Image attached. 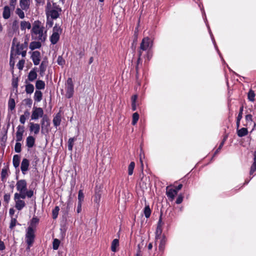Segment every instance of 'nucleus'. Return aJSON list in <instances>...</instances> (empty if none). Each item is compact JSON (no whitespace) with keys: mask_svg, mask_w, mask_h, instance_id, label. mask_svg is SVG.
Here are the masks:
<instances>
[{"mask_svg":"<svg viewBox=\"0 0 256 256\" xmlns=\"http://www.w3.org/2000/svg\"><path fill=\"white\" fill-rule=\"evenodd\" d=\"M44 28L43 24L40 20H36L32 24V32L38 36V39L42 42H44L46 38V31L44 32Z\"/></svg>","mask_w":256,"mask_h":256,"instance_id":"nucleus-1","label":"nucleus"},{"mask_svg":"<svg viewBox=\"0 0 256 256\" xmlns=\"http://www.w3.org/2000/svg\"><path fill=\"white\" fill-rule=\"evenodd\" d=\"M62 12V8L56 4H53V8H51L50 2H48L46 8V12L48 17L50 16L52 19H56L60 16V12Z\"/></svg>","mask_w":256,"mask_h":256,"instance_id":"nucleus-2","label":"nucleus"},{"mask_svg":"<svg viewBox=\"0 0 256 256\" xmlns=\"http://www.w3.org/2000/svg\"><path fill=\"white\" fill-rule=\"evenodd\" d=\"M152 46V40L148 36L144 38L140 44V46L138 50V55L142 56V51L150 50Z\"/></svg>","mask_w":256,"mask_h":256,"instance_id":"nucleus-3","label":"nucleus"},{"mask_svg":"<svg viewBox=\"0 0 256 256\" xmlns=\"http://www.w3.org/2000/svg\"><path fill=\"white\" fill-rule=\"evenodd\" d=\"M66 97L70 98L73 96L74 93V85L72 80L71 78H68L66 83Z\"/></svg>","mask_w":256,"mask_h":256,"instance_id":"nucleus-4","label":"nucleus"},{"mask_svg":"<svg viewBox=\"0 0 256 256\" xmlns=\"http://www.w3.org/2000/svg\"><path fill=\"white\" fill-rule=\"evenodd\" d=\"M35 238L34 229L31 227H28L26 234V242L29 246H32Z\"/></svg>","mask_w":256,"mask_h":256,"instance_id":"nucleus-5","label":"nucleus"},{"mask_svg":"<svg viewBox=\"0 0 256 256\" xmlns=\"http://www.w3.org/2000/svg\"><path fill=\"white\" fill-rule=\"evenodd\" d=\"M44 110L41 108L34 106L32 109L31 120H38L39 118L42 116Z\"/></svg>","mask_w":256,"mask_h":256,"instance_id":"nucleus-6","label":"nucleus"},{"mask_svg":"<svg viewBox=\"0 0 256 256\" xmlns=\"http://www.w3.org/2000/svg\"><path fill=\"white\" fill-rule=\"evenodd\" d=\"M16 190L19 192H25L27 190V183L25 180L17 181L16 184Z\"/></svg>","mask_w":256,"mask_h":256,"instance_id":"nucleus-7","label":"nucleus"},{"mask_svg":"<svg viewBox=\"0 0 256 256\" xmlns=\"http://www.w3.org/2000/svg\"><path fill=\"white\" fill-rule=\"evenodd\" d=\"M42 131L45 130L46 132H48V128L50 126V121L46 116H43L41 120Z\"/></svg>","mask_w":256,"mask_h":256,"instance_id":"nucleus-8","label":"nucleus"},{"mask_svg":"<svg viewBox=\"0 0 256 256\" xmlns=\"http://www.w3.org/2000/svg\"><path fill=\"white\" fill-rule=\"evenodd\" d=\"M162 215L160 216L157 227L156 229V231L155 232L156 236H155V239L156 240H158L159 238H161V234L162 232Z\"/></svg>","mask_w":256,"mask_h":256,"instance_id":"nucleus-9","label":"nucleus"},{"mask_svg":"<svg viewBox=\"0 0 256 256\" xmlns=\"http://www.w3.org/2000/svg\"><path fill=\"white\" fill-rule=\"evenodd\" d=\"M35 66L39 64L40 61V53L39 51L36 50L32 53L30 56Z\"/></svg>","mask_w":256,"mask_h":256,"instance_id":"nucleus-10","label":"nucleus"},{"mask_svg":"<svg viewBox=\"0 0 256 256\" xmlns=\"http://www.w3.org/2000/svg\"><path fill=\"white\" fill-rule=\"evenodd\" d=\"M177 194V192L170 186H168L166 188V195L169 200H172Z\"/></svg>","mask_w":256,"mask_h":256,"instance_id":"nucleus-11","label":"nucleus"},{"mask_svg":"<svg viewBox=\"0 0 256 256\" xmlns=\"http://www.w3.org/2000/svg\"><path fill=\"white\" fill-rule=\"evenodd\" d=\"M142 56H140V55H138V58L136 62V64L135 66V69L136 72V80L138 79L139 76V69L142 67V60L141 58Z\"/></svg>","mask_w":256,"mask_h":256,"instance_id":"nucleus-12","label":"nucleus"},{"mask_svg":"<svg viewBox=\"0 0 256 256\" xmlns=\"http://www.w3.org/2000/svg\"><path fill=\"white\" fill-rule=\"evenodd\" d=\"M29 165V160L26 158H24L22 160L20 166L21 170L24 174H25L26 172L28 170Z\"/></svg>","mask_w":256,"mask_h":256,"instance_id":"nucleus-13","label":"nucleus"},{"mask_svg":"<svg viewBox=\"0 0 256 256\" xmlns=\"http://www.w3.org/2000/svg\"><path fill=\"white\" fill-rule=\"evenodd\" d=\"M40 130V125L38 124L33 122L30 123V132H34L35 134H38Z\"/></svg>","mask_w":256,"mask_h":256,"instance_id":"nucleus-14","label":"nucleus"},{"mask_svg":"<svg viewBox=\"0 0 256 256\" xmlns=\"http://www.w3.org/2000/svg\"><path fill=\"white\" fill-rule=\"evenodd\" d=\"M28 47V42H24V44H20V42H18L16 45V54L17 55L20 54V52L24 50V48H27Z\"/></svg>","mask_w":256,"mask_h":256,"instance_id":"nucleus-15","label":"nucleus"},{"mask_svg":"<svg viewBox=\"0 0 256 256\" xmlns=\"http://www.w3.org/2000/svg\"><path fill=\"white\" fill-rule=\"evenodd\" d=\"M30 0H20V8L26 11L30 8Z\"/></svg>","mask_w":256,"mask_h":256,"instance_id":"nucleus-16","label":"nucleus"},{"mask_svg":"<svg viewBox=\"0 0 256 256\" xmlns=\"http://www.w3.org/2000/svg\"><path fill=\"white\" fill-rule=\"evenodd\" d=\"M160 240L158 246V249L160 251L163 252L165 248V246L167 242V238L164 234H163L160 238Z\"/></svg>","mask_w":256,"mask_h":256,"instance_id":"nucleus-17","label":"nucleus"},{"mask_svg":"<svg viewBox=\"0 0 256 256\" xmlns=\"http://www.w3.org/2000/svg\"><path fill=\"white\" fill-rule=\"evenodd\" d=\"M14 201L16 202L15 208L18 210H22L26 206V203L23 200L16 199Z\"/></svg>","mask_w":256,"mask_h":256,"instance_id":"nucleus-18","label":"nucleus"},{"mask_svg":"<svg viewBox=\"0 0 256 256\" xmlns=\"http://www.w3.org/2000/svg\"><path fill=\"white\" fill-rule=\"evenodd\" d=\"M35 144V138L32 136H30L26 139V146L28 148H32Z\"/></svg>","mask_w":256,"mask_h":256,"instance_id":"nucleus-19","label":"nucleus"},{"mask_svg":"<svg viewBox=\"0 0 256 256\" xmlns=\"http://www.w3.org/2000/svg\"><path fill=\"white\" fill-rule=\"evenodd\" d=\"M36 69L37 68H34L32 70H31L28 75V80L30 82H33L37 78V74L36 72Z\"/></svg>","mask_w":256,"mask_h":256,"instance_id":"nucleus-20","label":"nucleus"},{"mask_svg":"<svg viewBox=\"0 0 256 256\" xmlns=\"http://www.w3.org/2000/svg\"><path fill=\"white\" fill-rule=\"evenodd\" d=\"M54 125L56 128L59 126L61 122V114L60 112H58L53 118Z\"/></svg>","mask_w":256,"mask_h":256,"instance_id":"nucleus-21","label":"nucleus"},{"mask_svg":"<svg viewBox=\"0 0 256 256\" xmlns=\"http://www.w3.org/2000/svg\"><path fill=\"white\" fill-rule=\"evenodd\" d=\"M2 16L4 18L7 20L10 16V9L8 6H4L2 12Z\"/></svg>","mask_w":256,"mask_h":256,"instance_id":"nucleus-22","label":"nucleus"},{"mask_svg":"<svg viewBox=\"0 0 256 256\" xmlns=\"http://www.w3.org/2000/svg\"><path fill=\"white\" fill-rule=\"evenodd\" d=\"M253 162L250 166V174L252 175L256 171V150L254 153Z\"/></svg>","mask_w":256,"mask_h":256,"instance_id":"nucleus-23","label":"nucleus"},{"mask_svg":"<svg viewBox=\"0 0 256 256\" xmlns=\"http://www.w3.org/2000/svg\"><path fill=\"white\" fill-rule=\"evenodd\" d=\"M60 38V34L56 33H52L50 38V42L52 44H55L58 42Z\"/></svg>","mask_w":256,"mask_h":256,"instance_id":"nucleus-24","label":"nucleus"},{"mask_svg":"<svg viewBox=\"0 0 256 256\" xmlns=\"http://www.w3.org/2000/svg\"><path fill=\"white\" fill-rule=\"evenodd\" d=\"M48 65V62L42 60L40 66V74L42 76L46 70Z\"/></svg>","mask_w":256,"mask_h":256,"instance_id":"nucleus-25","label":"nucleus"},{"mask_svg":"<svg viewBox=\"0 0 256 256\" xmlns=\"http://www.w3.org/2000/svg\"><path fill=\"white\" fill-rule=\"evenodd\" d=\"M228 138V135H226L224 136L222 142L220 144L218 148L214 152L213 156H214L216 155L220 150L222 148V146H224L226 141V140Z\"/></svg>","mask_w":256,"mask_h":256,"instance_id":"nucleus-26","label":"nucleus"},{"mask_svg":"<svg viewBox=\"0 0 256 256\" xmlns=\"http://www.w3.org/2000/svg\"><path fill=\"white\" fill-rule=\"evenodd\" d=\"M42 94L40 90H36L34 94V98L35 102H40L42 100Z\"/></svg>","mask_w":256,"mask_h":256,"instance_id":"nucleus-27","label":"nucleus"},{"mask_svg":"<svg viewBox=\"0 0 256 256\" xmlns=\"http://www.w3.org/2000/svg\"><path fill=\"white\" fill-rule=\"evenodd\" d=\"M236 133L239 137H243L246 136L248 134V130L246 128H242L236 130Z\"/></svg>","mask_w":256,"mask_h":256,"instance_id":"nucleus-28","label":"nucleus"},{"mask_svg":"<svg viewBox=\"0 0 256 256\" xmlns=\"http://www.w3.org/2000/svg\"><path fill=\"white\" fill-rule=\"evenodd\" d=\"M119 246V240L117 238L114 239L112 242L111 250L113 252L118 251L117 248Z\"/></svg>","mask_w":256,"mask_h":256,"instance_id":"nucleus-29","label":"nucleus"},{"mask_svg":"<svg viewBox=\"0 0 256 256\" xmlns=\"http://www.w3.org/2000/svg\"><path fill=\"white\" fill-rule=\"evenodd\" d=\"M45 83L42 80H38L36 82V89L39 90H44L45 88Z\"/></svg>","mask_w":256,"mask_h":256,"instance_id":"nucleus-30","label":"nucleus"},{"mask_svg":"<svg viewBox=\"0 0 256 256\" xmlns=\"http://www.w3.org/2000/svg\"><path fill=\"white\" fill-rule=\"evenodd\" d=\"M42 44L41 42H32L30 43V48L32 50H34L36 48H39L41 47Z\"/></svg>","mask_w":256,"mask_h":256,"instance_id":"nucleus-31","label":"nucleus"},{"mask_svg":"<svg viewBox=\"0 0 256 256\" xmlns=\"http://www.w3.org/2000/svg\"><path fill=\"white\" fill-rule=\"evenodd\" d=\"M20 156L18 154H15L13 156L12 163L14 168H18L20 165Z\"/></svg>","mask_w":256,"mask_h":256,"instance_id":"nucleus-32","label":"nucleus"},{"mask_svg":"<svg viewBox=\"0 0 256 256\" xmlns=\"http://www.w3.org/2000/svg\"><path fill=\"white\" fill-rule=\"evenodd\" d=\"M143 211L145 217L147 218H149L152 213V210L150 208V206L146 205Z\"/></svg>","mask_w":256,"mask_h":256,"instance_id":"nucleus-33","label":"nucleus"},{"mask_svg":"<svg viewBox=\"0 0 256 256\" xmlns=\"http://www.w3.org/2000/svg\"><path fill=\"white\" fill-rule=\"evenodd\" d=\"M16 40V38H14L12 40V48H11V52H10V65L12 64L14 65V56H13V55H14V54H13V50H14V43H15V40Z\"/></svg>","mask_w":256,"mask_h":256,"instance_id":"nucleus-34","label":"nucleus"},{"mask_svg":"<svg viewBox=\"0 0 256 256\" xmlns=\"http://www.w3.org/2000/svg\"><path fill=\"white\" fill-rule=\"evenodd\" d=\"M31 24L29 22L22 21L20 22V28L22 30L26 28L30 29L31 28Z\"/></svg>","mask_w":256,"mask_h":256,"instance_id":"nucleus-35","label":"nucleus"},{"mask_svg":"<svg viewBox=\"0 0 256 256\" xmlns=\"http://www.w3.org/2000/svg\"><path fill=\"white\" fill-rule=\"evenodd\" d=\"M39 218L36 216H34L31 220L30 226L28 227H31L32 229L36 226V225L39 222Z\"/></svg>","mask_w":256,"mask_h":256,"instance_id":"nucleus-36","label":"nucleus"},{"mask_svg":"<svg viewBox=\"0 0 256 256\" xmlns=\"http://www.w3.org/2000/svg\"><path fill=\"white\" fill-rule=\"evenodd\" d=\"M26 196V192H20V193L16 192L14 195V200L16 199H24Z\"/></svg>","mask_w":256,"mask_h":256,"instance_id":"nucleus-37","label":"nucleus"},{"mask_svg":"<svg viewBox=\"0 0 256 256\" xmlns=\"http://www.w3.org/2000/svg\"><path fill=\"white\" fill-rule=\"evenodd\" d=\"M138 98V96L136 94L133 95L132 96V109L133 111H135L136 110V101Z\"/></svg>","mask_w":256,"mask_h":256,"instance_id":"nucleus-38","label":"nucleus"},{"mask_svg":"<svg viewBox=\"0 0 256 256\" xmlns=\"http://www.w3.org/2000/svg\"><path fill=\"white\" fill-rule=\"evenodd\" d=\"M255 96L254 92L250 89L248 94V100L252 102H254L255 100Z\"/></svg>","mask_w":256,"mask_h":256,"instance_id":"nucleus-39","label":"nucleus"},{"mask_svg":"<svg viewBox=\"0 0 256 256\" xmlns=\"http://www.w3.org/2000/svg\"><path fill=\"white\" fill-rule=\"evenodd\" d=\"M34 86L31 84H28L26 86V92L28 94H31L34 92Z\"/></svg>","mask_w":256,"mask_h":256,"instance_id":"nucleus-40","label":"nucleus"},{"mask_svg":"<svg viewBox=\"0 0 256 256\" xmlns=\"http://www.w3.org/2000/svg\"><path fill=\"white\" fill-rule=\"evenodd\" d=\"M76 138L74 137L70 138L68 139V150H72V148L74 144V142L76 140Z\"/></svg>","mask_w":256,"mask_h":256,"instance_id":"nucleus-41","label":"nucleus"},{"mask_svg":"<svg viewBox=\"0 0 256 256\" xmlns=\"http://www.w3.org/2000/svg\"><path fill=\"white\" fill-rule=\"evenodd\" d=\"M16 106V103L15 100L14 98H10L8 102V109H10L11 110H12L14 109Z\"/></svg>","mask_w":256,"mask_h":256,"instance_id":"nucleus-42","label":"nucleus"},{"mask_svg":"<svg viewBox=\"0 0 256 256\" xmlns=\"http://www.w3.org/2000/svg\"><path fill=\"white\" fill-rule=\"evenodd\" d=\"M60 210L59 206H56L52 210V217L53 219H56L58 218Z\"/></svg>","mask_w":256,"mask_h":256,"instance_id":"nucleus-43","label":"nucleus"},{"mask_svg":"<svg viewBox=\"0 0 256 256\" xmlns=\"http://www.w3.org/2000/svg\"><path fill=\"white\" fill-rule=\"evenodd\" d=\"M134 167H135L134 162H132L128 166V174L129 176H131L132 174Z\"/></svg>","mask_w":256,"mask_h":256,"instance_id":"nucleus-44","label":"nucleus"},{"mask_svg":"<svg viewBox=\"0 0 256 256\" xmlns=\"http://www.w3.org/2000/svg\"><path fill=\"white\" fill-rule=\"evenodd\" d=\"M62 30L60 28L58 24H56L54 27L53 28V32L52 33L58 34H60L62 32Z\"/></svg>","mask_w":256,"mask_h":256,"instance_id":"nucleus-45","label":"nucleus"},{"mask_svg":"<svg viewBox=\"0 0 256 256\" xmlns=\"http://www.w3.org/2000/svg\"><path fill=\"white\" fill-rule=\"evenodd\" d=\"M139 119V114L138 112H134L132 114V124L134 126Z\"/></svg>","mask_w":256,"mask_h":256,"instance_id":"nucleus-46","label":"nucleus"},{"mask_svg":"<svg viewBox=\"0 0 256 256\" xmlns=\"http://www.w3.org/2000/svg\"><path fill=\"white\" fill-rule=\"evenodd\" d=\"M101 198V194L100 191L96 192L94 196V202L96 204H99Z\"/></svg>","mask_w":256,"mask_h":256,"instance_id":"nucleus-47","label":"nucleus"},{"mask_svg":"<svg viewBox=\"0 0 256 256\" xmlns=\"http://www.w3.org/2000/svg\"><path fill=\"white\" fill-rule=\"evenodd\" d=\"M60 242L58 238H54L52 242V248L54 250H57L60 246Z\"/></svg>","mask_w":256,"mask_h":256,"instance_id":"nucleus-48","label":"nucleus"},{"mask_svg":"<svg viewBox=\"0 0 256 256\" xmlns=\"http://www.w3.org/2000/svg\"><path fill=\"white\" fill-rule=\"evenodd\" d=\"M16 13L18 16L20 18L22 19L24 18V13L23 12V10H22L21 8H18L16 9Z\"/></svg>","mask_w":256,"mask_h":256,"instance_id":"nucleus-49","label":"nucleus"},{"mask_svg":"<svg viewBox=\"0 0 256 256\" xmlns=\"http://www.w3.org/2000/svg\"><path fill=\"white\" fill-rule=\"evenodd\" d=\"M84 194L83 193L82 190H80L78 191V202L80 203H82L84 200Z\"/></svg>","mask_w":256,"mask_h":256,"instance_id":"nucleus-50","label":"nucleus"},{"mask_svg":"<svg viewBox=\"0 0 256 256\" xmlns=\"http://www.w3.org/2000/svg\"><path fill=\"white\" fill-rule=\"evenodd\" d=\"M8 176V171L6 168H2L1 173V179L2 182L6 180V176Z\"/></svg>","mask_w":256,"mask_h":256,"instance_id":"nucleus-51","label":"nucleus"},{"mask_svg":"<svg viewBox=\"0 0 256 256\" xmlns=\"http://www.w3.org/2000/svg\"><path fill=\"white\" fill-rule=\"evenodd\" d=\"M16 222H17L16 218L12 217L11 220H10V226H9L10 228V230H12L14 228V227L16 226Z\"/></svg>","mask_w":256,"mask_h":256,"instance_id":"nucleus-52","label":"nucleus"},{"mask_svg":"<svg viewBox=\"0 0 256 256\" xmlns=\"http://www.w3.org/2000/svg\"><path fill=\"white\" fill-rule=\"evenodd\" d=\"M246 121V124L245 125L247 126L249 124H251L252 122V116L251 114H246L245 116Z\"/></svg>","mask_w":256,"mask_h":256,"instance_id":"nucleus-53","label":"nucleus"},{"mask_svg":"<svg viewBox=\"0 0 256 256\" xmlns=\"http://www.w3.org/2000/svg\"><path fill=\"white\" fill-rule=\"evenodd\" d=\"M22 144L19 142H16L15 146H14V150L16 152L19 153L21 152L22 148H21Z\"/></svg>","mask_w":256,"mask_h":256,"instance_id":"nucleus-54","label":"nucleus"},{"mask_svg":"<svg viewBox=\"0 0 256 256\" xmlns=\"http://www.w3.org/2000/svg\"><path fill=\"white\" fill-rule=\"evenodd\" d=\"M24 63H25L24 60H20L18 62V64H17L18 68L20 70H22L23 69V68H24Z\"/></svg>","mask_w":256,"mask_h":256,"instance_id":"nucleus-55","label":"nucleus"},{"mask_svg":"<svg viewBox=\"0 0 256 256\" xmlns=\"http://www.w3.org/2000/svg\"><path fill=\"white\" fill-rule=\"evenodd\" d=\"M57 62L59 65L63 66L65 64L66 62L62 56H58L57 60Z\"/></svg>","mask_w":256,"mask_h":256,"instance_id":"nucleus-56","label":"nucleus"},{"mask_svg":"<svg viewBox=\"0 0 256 256\" xmlns=\"http://www.w3.org/2000/svg\"><path fill=\"white\" fill-rule=\"evenodd\" d=\"M243 110H244V106H242L240 108L239 113L236 118L237 119L242 120V118Z\"/></svg>","mask_w":256,"mask_h":256,"instance_id":"nucleus-57","label":"nucleus"},{"mask_svg":"<svg viewBox=\"0 0 256 256\" xmlns=\"http://www.w3.org/2000/svg\"><path fill=\"white\" fill-rule=\"evenodd\" d=\"M23 134H20L19 132H16V141L19 142L22 140Z\"/></svg>","mask_w":256,"mask_h":256,"instance_id":"nucleus-58","label":"nucleus"},{"mask_svg":"<svg viewBox=\"0 0 256 256\" xmlns=\"http://www.w3.org/2000/svg\"><path fill=\"white\" fill-rule=\"evenodd\" d=\"M10 198V194H6L4 196V200L6 204H8Z\"/></svg>","mask_w":256,"mask_h":256,"instance_id":"nucleus-59","label":"nucleus"},{"mask_svg":"<svg viewBox=\"0 0 256 256\" xmlns=\"http://www.w3.org/2000/svg\"><path fill=\"white\" fill-rule=\"evenodd\" d=\"M183 198L184 196L182 194H179L176 200V204H181L182 202Z\"/></svg>","mask_w":256,"mask_h":256,"instance_id":"nucleus-60","label":"nucleus"},{"mask_svg":"<svg viewBox=\"0 0 256 256\" xmlns=\"http://www.w3.org/2000/svg\"><path fill=\"white\" fill-rule=\"evenodd\" d=\"M24 104L26 106H29L30 107L31 106L32 100L31 98H26L24 100Z\"/></svg>","mask_w":256,"mask_h":256,"instance_id":"nucleus-61","label":"nucleus"},{"mask_svg":"<svg viewBox=\"0 0 256 256\" xmlns=\"http://www.w3.org/2000/svg\"><path fill=\"white\" fill-rule=\"evenodd\" d=\"M24 127L23 126H20L19 125L17 127V131L16 132H19L20 134H23L24 132Z\"/></svg>","mask_w":256,"mask_h":256,"instance_id":"nucleus-62","label":"nucleus"},{"mask_svg":"<svg viewBox=\"0 0 256 256\" xmlns=\"http://www.w3.org/2000/svg\"><path fill=\"white\" fill-rule=\"evenodd\" d=\"M26 196L28 198H32L34 195V191L32 190H29L26 191Z\"/></svg>","mask_w":256,"mask_h":256,"instance_id":"nucleus-63","label":"nucleus"},{"mask_svg":"<svg viewBox=\"0 0 256 256\" xmlns=\"http://www.w3.org/2000/svg\"><path fill=\"white\" fill-rule=\"evenodd\" d=\"M18 22L17 20H14L12 24V28L14 30L18 29Z\"/></svg>","mask_w":256,"mask_h":256,"instance_id":"nucleus-64","label":"nucleus"}]
</instances>
